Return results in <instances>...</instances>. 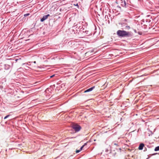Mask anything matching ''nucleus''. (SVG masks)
<instances>
[{"label":"nucleus","mask_w":159,"mask_h":159,"mask_svg":"<svg viewBox=\"0 0 159 159\" xmlns=\"http://www.w3.org/2000/svg\"><path fill=\"white\" fill-rule=\"evenodd\" d=\"M117 35L120 37H129L133 36L131 32L126 31L124 30H118L116 32Z\"/></svg>","instance_id":"nucleus-1"},{"label":"nucleus","mask_w":159,"mask_h":159,"mask_svg":"<svg viewBox=\"0 0 159 159\" xmlns=\"http://www.w3.org/2000/svg\"><path fill=\"white\" fill-rule=\"evenodd\" d=\"M72 127L76 132L79 131L81 129L80 126L76 124H73Z\"/></svg>","instance_id":"nucleus-2"},{"label":"nucleus","mask_w":159,"mask_h":159,"mask_svg":"<svg viewBox=\"0 0 159 159\" xmlns=\"http://www.w3.org/2000/svg\"><path fill=\"white\" fill-rule=\"evenodd\" d=\"M50 16V15L49 14H48L47 15L44 16H43V18L42 19H41L40 21L41 22L43 21L44 20H46L48 18V16Z\"/></svg>","instance_id":"nucleus-3"},{"label":"nucleus","mask_w":159,"mask_h":159,"mask_svg":"<svg viewBox=\"0 0 159 159\" xmlns=\"http://www.w3.org/2000/svg\"><path fill=\"white\" fill-rule=\"evenodd\" d=\"M144 146V144L143 143H140L138 148V149L139 150H142L143 149V147Z\"/></svg>","instance_id":"nucleus-4"},{"label":"nucleus","mask_w":159,"mask_h":159,"mask_svg":"<svg viewBox=\"0 0 159 159\" xmlns=\"http://www.w3.org/2000/svg\"><path fill=\"white\" fill-rule=\"evenodd\" d=\"M94 87H95L94 86H93L91 88H90L86 90H85L84 91V93H86L87 92H89L91 91L94 88Z\"/></svg>","instance_id":"nucleus-5"},{"label":"nucleus","mask_w":159,"mask_h":159,"mask_svg":"<svg viewBox=\"0 0 159 159\" xmlns=\"http://www.w3.org/2000/svg\"><path fill=\"white\" fill-rule=\"evenodd\" d=\"M84 145H83L80 148V149L79 150H76L75 151L76 153H78L80 152L83 149V148L84 147Z\"/></svg>","instance_id":"nucleus-6"},{"label":"nucleus","mask_w":159,"mask_h":159,"mask_svg":"<svg viewBox=\"0 0 159 159\" xmlns=\"http://www.w3.org/2000/svg\"><path fill=\"white\" fill-rule=\"evenodd\" d=\"M154 150L156 151L159 150V146L156 147L155 148Z\"/></svg>","instance_id":"nucleus-7"},{"label":"nucleus","mask_w":159,"mask_h":159,"mask_svg":"<svg viewBox=\"0 0 159 159\" xmlns=\"http://www.w3.org/2000/svg\"><path fill=\"white\" fill-rule=\"evenodd\" d=\"M126 5V4L125 1H124V2L123 3L121 4V5L123 7H125Z\"/></svg>","instance_id":"nucleus-8"},{"label":"nucleus","mask_w":159,"mask_h":159,"mask_svg":"<svg viewBox=\"0 0 159 159\" xmlns=\"http://www.w3.org/2000/svg\"><path fill=\"white\" fill-rule=\"evenodd\" d=\"M125 29H126L127 30H129V29H130V27L129 26L127 25L125 26Z\"/></svg>","instance_id":"nucleus-9"},{"label":"nucleus","mask_w":159,"mask_h":159,"mask_svg":"<svg viewBox=\"0 0 159 159\" xmlns=\"http://www.w3.org/2000/svg\"><path fill=\"white\" fill-rule=\"evenodd\" d=\"M10 115H8L7 116H6L4 118V119H6V118H8L9 116H10Z\"/></svg>","instance_id":"nucleus-10"},{"label":"nucleus","mask_w":159,"mask_h":159,"mask_svg":"<svg viewBox=\"0 0 159 159\" xmlns=\"http://www.w3.org/2000/svg\"><path fill=\"white\" fill-rule=\"evenodd\" d=\"M74 5L77 6L78 8H79V6H78V3H77L76 4H74Z\"/></svg>","instance_id":"nucleus-11"},{"label":"nucleus","mask_w":159,"mask_h":159,"mask_svg":"<svg viewBox=\"0 0 159 159\" xmlns=\"http://www.w3.org/2000/svg\"><path fill=\"white\" fill-rule=\"evenodd\" d=\"M29 14H29V13H28V14H25V15H24V16H27L29 15Z\"/></svg>","instance_id":"nucleus-12"},{"label":"nucleus","mask_w":159,"mask_h":159,"mask_svg":"<svg viewBox=\"0 0 159 159\" xmlns=\"http://www.w3.org/2000/svg\"><path fill=\"white\" fill-rule=\"evenodd\" d=\"M114 145H116V146H118V144L117 143H114Z\"/></svg>","instance_id":"nucleus-13"},{"label":"nucleus","mask_w":159,"mask_h":159,"mask_svg":"<svg viewBox=\"0 0 159 159\" xmlns=\"http://www.w3.org/2000/svg\"><path fill=\"white\" fill-rule=\"evenodd\" d=\"M54 75H52V76H50V78L53 77H54Z\"/></svg>","instance_id":"nucleus-14"},{"label":"nucleus","mask_w":159,"mask_h":159,"mask_svg":"<svg viewBox=\"0 0 159 159\" xmlns=\"http://www.w3.org/2000/svg\"><path fill=\"white\" fill-rule=\"evenodd\" d=\"M34 63H36L35 61H34Z\"/></svg>","instance_id":"nucleus-15"}]
</instances>
